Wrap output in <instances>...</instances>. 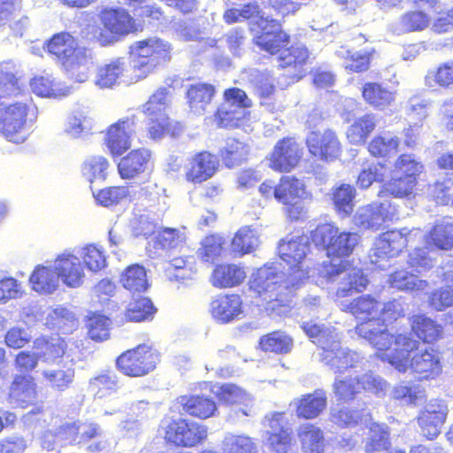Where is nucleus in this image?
Returning <instances> with one entry per match:
<instances>
[{
	"instance_id": "f257e3e1",
	"label": "nucleus",
	"mask_w": 453,
	"mask_h": 453,
	"mask_svg": "<svg viewBox=\"0 0 453 453\" xmlns=\"http://www.w3.org/2000/svg\"><path fill=\"white\" fill-rule=\"evenodd\" d=\"M394 349L378 353L399 372H410L418 380H434L442 372L440 353L427 348L419 349V342L404 334H397L393 340Z\"/></svg>"
},
{
	"instance_id": "f03ea898",
	"label": "nucleus",
	"mask_w": 453,
	"mask_h": 453,
	"mask_svg": "<svg viewBox=\"0 0 453 453\" xmlns=\"http://www.w3.org/2000/svg\"><path fill=\"white\" fill-rule=\"evenodd\" d=\"M380 303L369 295L359 296L351 302L339 301L342 311L350 312L357 319L364 320L356 326V333L375 348L378 353L388 350L395 337L380 322Z\"/></svg>"
},
{
	"instance_id": "7ed1b4c3",
	"label": "nucleus",
	"mask_w": 453,
	"mask_h": 453,
	"mask_svg": "<svg viewBox=\"0 0 453 453\" xmlns=\"http://www.w3.org/2000/svg\"><path fill=\"white\" fill-rule=\"evenodd\" d=\"M302 327L312 342L321 348V360L334 372L342 373L349 368H355L360 362L357 353L341 346L340 334L332 326L307 322Z\"/></svg>"
},
{
	"instance_id": "20e7f679",
	"label": "nucleus",
	"mask_w": 453,
	"mask_h": 453,
	"mask_svg": "<svg viewBox=\"0 0 453 453\" xmlns=\"http://www.w3.org/2000/svg\"><path fill=\"white\" fill-rule=\"evenodd\" d=\"M50 54L55 56L70 77L78 82L88 80L93 67L92 51L78 46L74 37L61 32L52 36L46 45Z\"/></svg>"
},
{
	"instance_id": "39448f33",
	"label": "nucleus",
	"mask_w": 453,
	"mask_h": 453,
	"mask_svg": "<svg viewBox=\"0 0 453 453\" xmlns=\"http://www.w3.org/2000/svg\"><path fill=\"white\" fill-rule=\"evenodd\" d=\"M291 274L285 279V273L279 272L274 264H266L252 273L250 288L258 295H268L266 309L278 315L285 313L288 308V294L294 288Z\"/></svg>"
},
{
	"instance_id": "423d86ee",
	"label": "nucleus",
	"mask_w": 453,
	"mask_h": 453,
	"mask_svg": "<svg viewBox=\"0 0 453 453\" xmlns=\"http://www.w3.org/2000/svg\"><path fill=\"white\" fill-rule=\"evenodd\" d=\"M262 32L254 38L255 44L272 55L278 54L279 65L282 68L294 65L295 68L305 63L309 57L308 50L302 44L284 49L289 36L281 29L280 24L273 19L260 27Z\"/></svg>"
},
{
	"instance_id": "0eeeda50",
	"label": "nucleus",
	"mask_w": 453,
	"mask_h": 453,
	"mask_svg": "<svg viewBox=\"0 0 453 453\" xmlns=\"http://www.w3.org/2000/svg\"><path fill=\"white\" fill-rule=\"evenodd\" d=\"M172 102L170 88H159L142 105V111L147 117L148 131L150 138L161 139L165 134L175 136L181 132L179 123L172 121L166 109Z\"/></svg>"
},
{
	"instance_id": "6e6552de",
	"label": "nucleus",
	"mask_w": 453,
	"mask_h": 453,
	"mask_svg": "<svg viewBox=\"0 0 453 453\" xmlns=\"http://www.w3.org/2000/svg\"><path fill=\"white\" fill-rule=\"evenodd\" d=\"M35 118V109L32 104L16 102L0 104V131L11 142L22 143L29 135L28 122Z\"/></svg>"
},
{
	"instance_id": "1a4fd4ad",
	"label": "nucleus",
	"mask_w": 453,
	"mask_h": 453,
	"mask_svg": "<svg viewBox=\"0 0 453 453\" xmlns=\"http://www.w3.org/2000/svg\"><path fill=\"white\" fill-rule=\"evenodd\" d=\"M310 251L309 237L287 236L282 239L278 246L280 257L289 266V274H291V285L300 287L303 280L313 277L314 272L308 267L303 268V263Z\"/></svg>"
},
{
	"instance_id": "9d476101",
	"label": "nucleus",
	"mask_w": 453,
	"mask_h": 453,
	"mask_svg": "<svg viewBox=\"0 0 453 453\" xmlns=\"http://www.w3.org/2000/svg\"><path fill=\"white\" fill-rule=\"evenodd\" d=\"M171 51V44L158 37L138 41L130 46L134 63L143 79L152 73L157 65L169 61Z\"/></svg>"
},
{
	"instance_id": "9b49d317",
	"label": "nucleus",
	"mask_w": 453,
	"mask_h": 453,
	"mask_svg": "<svg viewBox=\"0 0 453 453\" xmlns=\"http://www.w3.org/2000/svg\"><path fill=\"white\" fill-rule=\"evenodd\" d=\"M418 235H421V229L407 227L382 234L375 240L369 252L371 264L385 269L388 266V259L398 255L409 242H413Z\"/></svg>"
},
{
	"instance_id": "f8f14e48",
	"label": "nucleus",
	"mask_w": 453,
	"mask_h": 453,
	"mask_svg": "<svg viewBox=\"0 0 453 453\" xmlns=\"http://www.w3.org/2000/svg\"><path fill=\"white\" fill-rule=\"evenodd\" d=\"M311 240L315 245L326 250L328 257H346L353 253L360 236L332 224H323L311 232Z\"/></svg>"
},
{
	"instance_id": "ddd939ff",
	"label": "nucleus",
	"mask_w": 453,
	"mask_h": 453,
	"mask_svg": "<svg viewBox=\"0 0 453 453\" xmlns=\"http://www.w3.org/2000/svg\"><path fill=\"white\" fill-rule=\"evenodd\" d=\"M318 273L326 282L341 280L336 291L337 298L348 296L353 290L362 292L369 282L360 269L347 267L346 262L342 260H332L328 264L324 262L318 269Z\"/></svg>"
},
{
	"instance_id": "4468645a",
	"label": "nucleus",
	"mask_w": 453,
	"mask_h": 453,
	"mask_svg": "<svg viewBox=\"0 0 453 453\" xmlns=\"http://www.w3.org/2000/svg\"><path fill=\"white\" fill-rule=\"evenodd\" d=\"M143 80L134 60L115 58L99 65L95 76V84L101 88H112L121 83L132 84Z\"/></svg>"
},
{
	"instance_id": "2eb2a0df",
	"label": "nucleus",
	"mask_w": 453,
	"mask_h": 453,
	"mask_svg": "<svg viewBox=\"0 0 453 453\" xmlns=\"http://www.w3.org/2000/svg\"><path fill=\"white\" fill-rule=\"evenodd\" d=\"M161 429L165 440L177 447H196L205 441L208 436L206 425L183 418L165 421Z\"/></svg>"
},
{
	"instance_id": "dca6fc26",
	"label": "nucleus",
	"mask_w": 453,
	"mask_h": 453,
	"mask_svg": "<svg viewBox=\"0 0 453 453\" xmlns=\"http://www.w3.org/2000/svg\"><path fill=\"white\" fill-rule=\"evenodd\" d=\"M104 29L96 28L93 39L102 46L114 43L134 29V19L124 9L104 10L100 16Z\"/></svg>"
},
{
	"instance_id": "f3484780",
	"label": "nucleus",
	"mask_w": 453,
	"mask_h": 453,
	"mask_svg": "<svg viewBox=\"0 0 453 453\" xmlns=\"http://www.w3.org/2000/svg\"><path fill=\"white\" fill-rule=\"evenodd\" d=\"M157 362V351L147 344H140L121 354L117 359V366L125 375L139 377L152 372Z\"/></svg>"
},
{
	"instance_id": "a211bd4d",
	"label": "nucleus",
	"mask_w": 453,
	"mask_h": 453,
	"mask_svg": "<svg viewBox=\"0 0 453 453\" xmlns=\"http://www.w3.org/2000/svg\"><path fill=\"white\" fill-rule=\"evenodd\" d=\"M225 102L216 113L218 125L224 127H236L243 124L246 109L251 106V100L246 93L237 88L225 91Z\"/></svg>"
},
{
	"instance_id": "6ab92c4d",
	"label": "nucleus",
	"mask_w": 453,
	"mask_h": 453,
	"mask_svg": "<svg viewBox=\"0 0 453 453\" xmlns=\"http://www.w3.org/2000/svg\"><path fill=\"white\" fill-rule=\"evenodd\" d=\"M60 281L68 288H81L86 280V273L81 257L74 250H65L52 260Z\"/></svg>"
},
{
	"instance_id": "aec40b11",
	"label": "nucleus",
	"mask_w": 453,
	"mask_h": 453,
	"mask_svg": "<svg viewBox=\"0 0 453 453\" xmlns=\"http://www.w3.org/2000/svg\"><path fill=\"white\" fill-rule=\"evenodd\" d=\"M265 443L277 453H287L294 443L291 428L283 412L268 414L264 420Z\"/></svg>"
},
{
	"instance_id": "412c9836",
	"label": "nucleus",
	"mask_w": 453,
	"mask_h": 453,
	"mask_svg": "<svg viewBox=\"0 0 453 453\" xmlns=\"http://www.w3.org/2000/svg\"><path fill=\"white\" fill-rule=\"evenodd\" d=\"M397 219L396 207L390 201H385L359 208L354 216V223L359 228L379 230L385 222Z\"/></svg>"
},
{
	"instance_id": "4be33fe9",
	"label": "nucleus",
	"mask_w": 453,
	"mask_h": 453,
	"mask_svg": "<svg viewBox=\"0 0 453 453\" xmlns=\"http://www.w3.org/2000/svg\"><path fill=\"white\" fill-rule=\"evenodd\" d=\"M303 149L294 138H283L268 155L269 167L280 173H288L299 164Z\"/></svg>"
},
{
	"instance_id": "5701e85b",
	"label": "nucleus",
	"mask_w": 453,
	"mask_h": 453,
	"mask_svg": "<svg viewBox=\"0 0 453 453\" xmlns=\"http://www.w3.org/2000/svg\"><path fill=\"white\" fill-rule=\"evenodd\" d=\"M306 145L311 155L324 161H333L342 153L341 142L336 134L330 129L323 133H309Z\"/></svg>"
},
{
	"instance_id": "b1692460",
	"label": "nucleus",
	"mask_w": 453,
	"mask_h": 453,
	"mask_svg": "<svg viewBox=\"0 0 453 453\" xmlns=\"http://www.w3.org/2000/svg\"><path fill=\"white\" fill-rule=\"evenodd\" d=\"M448 415V406L442 400L434 399L420 411L418 421L424 436L433 440L441 433Z\"/></svg>"
},
{
	"instance_id": "393cba45",
	"label": "nucleus",
	"mask_w": 453,
	"mask_h": 453,
	"mask_svg": "<svg viewBox=\"0 0 453 453\" xmlns=\"http://www.w3.org/2000/svg\"><path fill=\"white\" fill-rule=\"evenodd\" d=\"M219 165L217 157L211 153H196L188 159L184 166L186 180L193 183H202L215 174Z\"/></svg>"
},
{
	"instance_id": "a878e982",
	"label": "nucleus",
	"mask_w": 453,
	"mask_h": 453,
	"mask_svg": "<svg viewBox=\"0 0 453 453\" xmlns=\"http://www.w3.org/2000/svg\"><path fill=\"white\" fill-rule=\"evenodd\" d=\"M135 133V121L133 118L119 120L111 125L107 132L106 145L113 156H120L131 147Z\"/></svg>"
},
{
	"instance_id": "bb28decb",
	"label": "nucleus",
	"mask_w": 453,
	"mask_h": 453,
	"mask_svg": "<svg viewBox=\"0 0 453 453\" xmlns=\"http://www.w3.org/2000/svg\"><path fill=\"white\" fill-rule=\"evenodd\" d=\"M210 313L218 322L226 324L243 316L242 297L235 294L219 295L210 303Z\"/></svg>"
},
{
	"instance_id": "cd10ccee",
	"label": "nucleus",
	"mask_w": 453,
	"mask_h": 453,
	"mask_svg": "<svg viewBox=\"0 0 453 453\" xmlns=\"http://www.w3.org/2000/svg\"><path fill=\"white\" fill-rule=\"evenodd\" d=\"M264 2L253 1L238 8H228L223 14V19L226 24L255 20L259 27L270 21V16L265 12L266 6L262 7Z\"/></svg>"
},
{
	"instance_id": "c85d7f7f",
	"label": "nucleus",
	"mask_w": 453,
	"mask_h": 453,
	"mask_svg": "<svg viewBox=\"0 0 453 453\" xmlns=\"http://www.w3.org/2000/svg\"><path fill=\"white\" fill-rule=\"evenodd\" d=\"M243 266L237 264H219L215 266L210 282L217 288H231L241 285L246 279Z\"/></svg>"
},
{
	"instance_id": "c756f323",
	"label": "nucleus",
	"mask_w": 453,
	"mask_h": 453,
	"mask_svg": "<svg viewBox=\"0 0 453 453\" xmlns=\"http://www.w3.org/2000/svg\"><path fill=\"white\" fill-rule=\"evenodd\" d=\"M326 406V396L324 391L316 390L311 394L303 395L290 403L298 418L312 419L317 418Z\"/></svg>"
},
{
	"instance_id": "7c9ffc66",
	"label": "nucleus",
	"mask_w": 453,
	"mask_h": 453,
	"mask_svg": "<svg viewBox=\"0 0 453 453\" xmlns=\"http://www.w3.org/2000/svg\"><path fill=\"white\" fill-rule=\"evenodd\" d=\"M29 281L35 292L43 295L54 293L61 282L57 271L54 270L52 261L47 265H36L30 275Z\"/></svg>"
},
{
	"instance_id": "2f4dec72",
	"label": "nucleus",
	"mask_w": 453,
	"mask_h": 453,
	"mask_svg": "<svg viewBox=\"0 0 453 453\" xmlns=\"http://www.w3.org/2000/svg\"><path fill=\"white\" fill-rule=\"evenodd\" d=\"M36 395V384L32 376H15L9 393V399L12 404L23 408L34 403Z\"/></svg>"
},
{
	"instance_id": "473e14b6",
	"label": "nucleus",
	"mask_w": 453,
	"mask_h": 453,
	"mask_svg": "<svg viewBox=\"0 0 453 453\" xmlns=\"http://www.w3.org/2000/svg\"><path fill=\"white\" fill-rule=\"evenodd\" d=\"M179 403L188 414L200 419L212 417L217 411L216 403L203 394L182 395Z\"/></svg>"
},
{
	"instance_id": "72a5a7b5",
	"label": "nucleus",
	"mask_w": 453,
	"mask_h": 453,
	"mask_svg": "<svg viewBox=\"0 0 453 453\" xmlns=\"http://www.w3.org/2000/svg\"><path fill=\"white\" fill-rule=\"evenodd\" d=\"M150 159V152L146 149L134 150L124 157L118 165L122 179H133L142 173Z\"/></svg>"
},
{
	"instance_id": "f704fd0d",
	"label": "nucleus",
	"mask_w": 453,
	"mask_h": 453,
	"mask_svg": "<svg viewBox=\"0 0 453 453\" xmlns=\"http://www.w3.org/2000/svg\"><path fill=\"white\" fill-rule=\"evenodd\" d=\"M311 195L306 191L303 182L292 176H284L274 188V197L281 203H289L296 200H305Z\"/></svg>"
},
{
	"instance_id": "c9c22d12",
	"label": "nucleus",
	"mask_w": 453,
	"mask_h": 453,
	"mask_svg": "<svg viewBox=\"0 0 453 453\" xmlns=\"http://www.w3.org/2000/svg\"><path fill=\"white\" fill-rule=\"evenodd\" d=\"M378 117L374 113H365L354 119L346 130V137L353 145L365 144L369 135L377 127Z\"/></svg>"
},
{
	"instance_id": "e433bc0d",
	"label": "nucleus",
	"mask_w": 453,
	"mask_h": 453,
	"mask_svg": "<svg viewBox=\"0 0 453 453\" xmlns=\"http://www.w3.org/2000/svg\"><path fill=\"white\" fill-rule=\"evenodd\" d=\"M211 390L219 397V399L226 404H241L243 408L241 411L243 415H250V403L252 402L251 396L245 390L234 384L214 385Z\"/></svg>"
},
{
	"instance_id": "4c0bfd02",
	"label": "nucleus",
	"mask_w": 453,
	"mask_h": 453,
	"mask_svg": "<svg viewBox=\"0 0 453 453\" xmlns=\"http://www.w3.org/2000/svg\"><path fill=\"white\" fill-rule=\"evenodd\" d=\"M424 238L428 246L449 250L453 247V222L448 219L438 221L428 234L418 235L416 239Z\"/></svg>"
},
{
	"instance_id": "58836bf2",
	"label": "nucleus",
	"mask_w": 453,
	"mask_h": 453,
	"mask_svg": "<svg viewBox=\"0 0 453 453\" xmlns=\"http://www.w3.org/2000/svg\"><path fill=\"white\" fill-rule=\"evenodd\" d=\"M32 91L42 97L58 98L70 94V88L56 81L51 74L45 73L34 77L30 81Z\"/></svg>"
},
{
	"instance_id": "ea45409f",
	"label": "nucleus",
	"mask_w": 453,
	"mask_h": 453,
	"mask_svg": "<svg viewBox=\"0 0 453 453\" xmlns=\"http://www.w3.org/2000/svg\"><path fill=\"white\" fill-rule=\"evenodd\" d=\"M297 436L304 453L324 452V433L319 427L311 423L303 424L297 429Z\"/></svg>"
},
{
	"instance_id": "a19ab883",
	"label": "nucleus",
	"mask_w": 453,
	"mask_h": 453,
	"mask_svg": "<svg viewBox=\"0 0 453 453\" xmlns=\"http://www.w3.org/2000/svg\"><path fill=\"white\" fill-rule=\"evenodd\" d=\"M362 95L365 101L378 110L390 106L395 99V93L380 83L368 82L363 87Z\"/></svg>"
},
{
	"instance_id": "79ce46f5",
	"label": "nucleus",
	"mask_w": 453,
	"mask_h": 453,
	"mask_svg": "<svg viewBox=\"0 0 453 453\" xmlns=\"http://www.w3.org/2000/svg\"><path fill=\"white\" fill-rule=\"evenodd\" d=\"M410 321L413 333L424 342H433L442 334L441 326L424 314L413 315Z\"/></svg>"
},
{
	"instance_id": "37998d69",
	"label": "nucleus",
	"mask_w": 453,
	"mask_h": 453,
	"mask_svg": "<svg viewBox=\"0 0 453 453\" xmlns=\"http://www.w3.org/2000/svg\"><path fill=\"white\" fill-rule=\"evenodd\" d=\"M93 196L98 204L111 207L131 201L134 195L131 187L115 186L93 192Z\"/></svg>"
},
{
	"instance_id": "c03bdc74",
	"label": "nucleus",
	"mask_w": 453,
	"mask_h": 453,
	"mask_svg": "<svg viewBox=\"0 0 453 453\" xmlns=\"http://www.w3.org/2000/svg\"><path fill=\"white\" fill-rule=\"evenodd\" d=\"M425 85L432 89H449L453 87V60L439 64L425 76Z\"/></svg>"
},
{
	"instance_id": "a18cd8bd",
	"label": "nucleus",
	"mask_w": 453,
	"mask_h": 453,
	"mask_svg": "<svg viewBox=\"0 0 453 453\" xmlns=\"http://www.w3.org/2000/svg\"><path fill=\"white\" fill-rule=\"evenodd\" d=\"M214 87L207 83H196L189 87L187 96L191 111L202 114L211 104L214 96Z\"/></svg>"
},
{
	"instance_id": "49530a36",
	"label": "nucleus",
	"mask_w": 453,
	"mask_h": 453,
	"mask_svg": "<svg viewBox=\"0 0 453 453\" xmlns=\"http://www.w3.org/2000/svg\"><path fill=\"white\" fill-rule=\"evenodd\" d=\"M260 244L256 230L249 226H242L234 235L231 247L239 257L252 253Z\"/></svg>"
},
{
	"instance_id": "de8ad7c7",
	"label": "nucleus",
	"mask_w": 453,
	"mask_h": 453,
	"mask_svg": "<svg viewBox=\"0 0 453 453\" xmlns=\"http://www.w3.org/2000/svg\"><path fill=\"white\" fill-rule=\"evenodd\" d=\"M122 286L133 294H140L147 290L149 283L146 270L140 265L128 266L121 274Z\"/></svg>"
},
{
	"instance_id": "09e8293b",
	"label": "nucleus",
	"mask_w": 453,
	"mask_h": 453,
	"mask_svg": "<svg viewBox=\"0 0 453 453\" xmlns=\"http://www.w3.org/2000/svg\"><path fill=\"white\" fill-rule=\"evenodd\" d=\"M74 250L81 257L84 268L89 272L97 273L107 266L105 252L102 247L88 244Z\"/></svg>"
},
{
	"instance_id": "8fccbe9b",
	"label": "nucleus",
	"mask_w": 453,
	"mask_h": 453,
	"mask_svg": "<svg viewBox=\"0 0 453 453\" xmlns=\"http://www.w3.org/2000/svg\"><path fill=\"white\" fill-rule=\"evenodd\" d=\"M34 349L37 351L40 360L53 363L65 353V343L60 337L50 340L38 338L34 342Z\"/></svg>"
},
{
	"instance_id": "3c124183",
	"label": "nucleus",
	"mask_w": 453,
	"mask_h": 453,
	"mask_svg": "<svg viewBox=\"0 0 453 453\" xmlns=\"http://www.w3.org/2000/svg\"><path fill=\"white\" fill-rule=\"evenodd\" d=\"M429 24L428 16L421 11L406 12L396 20L392 29L397 35L421 31L427 27Z\"/></svg>"
},
{
	"instance_id": "603ef678",
	"label": "nucleus",
	"mask_w": 453,
	"mask_h": 453,
	"mask_svg": "<svg viewBox=\"0 0 453 453\" xmlns=\"http://www.w3.org/2000/svg\"><path fill=\"white\" fill-rule=\"evenodd\" d=\"M226 239L218 234H211L203 238L197 255L204 262L213 263L222 257L226 251Z\"/></svg>"
},
{
	"instance_id": "864d4df0",
	"label": "nucleus",
	"mask_w": 453,
	"mask_h": 453,
	"mask_svg": "<svg viewBox=\"0 0 453 453\" xmlns=\"http://www.w3.org/2000/svg\"><path fill=\"white\" fill-rule=\"evenodd\" d=\"M400 139L390 132L374 136L368 144L369 152L374 157H388L397 152Z\"/></svg>"
},
{
	"instance_id": "5fc2aeb1",
	"label": "nucleus",
	"mask_w": 453,
	"mask_h": 453,
	"mask_svg": "<svg viewBox=\"0 0 453 453\" xmlns=\"http://www.w3.org/2000/svg\"><path fill=\"white\" fill-rule=\"evenodd\" d=\"M223 453H257V446L246 434L226 433L221 441Z\"/></svg>"
},
{
	"instance_id": "6e6d98bb",
	"label": "nucleus",
	"mask_w": 453,
	"mask_h": 453,
	"mask_svg": "<svg viewBox=\"0 0 453 453\" xmlns=\"http://www.w3.org/2000/svg\"><path fill=\"white\" fill-rule=\"evenodd\" d=\"M388 282L392 288L412 292H422L428 288V282L418 279L406 271L395 272L389 276Z\"/></svg>"
},
{
	"instance_id": "4d7b16f0",
	"label": "nucleus",
	"mask_w": 453,
	"mask_h": 453,
	"mask_svg": "<svg viewBox=\"0 0 453 453\" xmlns=\"http://www.w3.org/2000/svg\"><path fill=\"white\" fill-rule=\"evenodd\" d=\"M109 161L103 156L88 157L82 164L81 173L90 183L104 180L108 174Z\"/></svg>"
},
{
	"instance_id": "13d9d810",
	"label": "nucleus",
	"mask_w": 453,
	"mask_h": 453,
	"mask_svg": "<svg viewBox=\"0 0 453 453\" xmlns=\"http://www.w3.org/2000/svg\"><path fill=\"white\" fill-rule=\"evenodd\" d=\"M249 153L250 148L247 144L235 139H228L221 151V157L225 165L232 168L245 160Z\"/></svg>"
},
{
	"instance_id": "bf43d9fd",
	"label": "nucleus",
	"mask_w": 453,
	"mask_h": 453,
	"mask_svg": "<svg viewBox=\"0 0 453 453\" xmlns=\"http://www.w3.org/2000/svg\"><path fill=\"white\" fill-rule=\"evenodd\" d=\"M370 433L365 443L366 451H380L389 446V434L385 425L372 423L369 417L368 426Z\"/></svg>"
},
{
	"instance_id": "052dcab7",
	"label": "nucleus",
	"mask_w": 453,
	"mask_h": 453,
	"mask_svg": "<svg viewBox=\"0 0 453 453\" xmlns=\"http://www.w3.org/2000/svg\"><path fill=\"white\" fill-rule=\"evenodd\" d=\"M92 128V119L81 110L73 111L67 118L65 131L73 138L80 137Z\"/></svg>"
},
{
	"instance_id": "680f3d73",
	"label": "nucleus",
	"mask_w": 453,
	"mask_h": 453,
	"mask_svg": "<svg viewBox=\"0 0 453 453\" xmlns=\"http://www.w3.org/2000/svg\"><path fill=\"white\" fill-rule=\"evenodd\" d=\"M42 375L52 388L63 391L72 384L74 378V369L72 365L52 368L43 371Z\"/></svg>"
},
{
	"instance_id": "e2e57ef3",
	"label": "nucleus",
	"mask_w": 453,
	"mask_h": 453,
	"mask_svg": "<svg viewBox=\"0 0 453 453\" xmlns=\"http://www.w3.org/2000/svg\"><path fill=\"white\" fill-rule=\"evenodd\" d=\"M395 170L396 173L403 174L407 178V186L417 183V176L422 172L423 165L417 161L412 155L403 154L395 162Z\"/></svg>"
},
{
	"instance_id": "0e129e2a",
	"label": "nucleus",
	"mask_w": 453,
	"mask_h": 453,
	"mask_svg": "<svg viewBox=\"0 0 453 453\" xmlns=\"http://www.w3.org/2000/svg\"><path fill=\"white\" fill-rule=\"evenodd\" d=\"M369 413L342 408L332 413V421L340 426L352 427L358 425L368 426Z\"/></svg>"
},
{
	"instance_id": "69168bd1",
	"label": "nucleus",
	"mask_w": 453,
	"mask_h": 453,
	"mask_svg": "<svg viewBox=\"0 0 453 453\" xmlns=\"http://www.w3.org/2000/svg\"><path fill=\"white\" fill-rule=\"evenodd\" d=\"M292 345V339L280 331L268 334L260 340L261 349L265 351L288 353L290 351Z\"/></svg>"
},
{
	"instance_id": "338daca9",
	"label": "nucleus",
	"mask_w": 453,
	"mask_h": 453,
	"mask_svg": "<svg viewBox=\"0 0 453 453\" xmlns=\"http://www.w3.org/2000/svg\"><path fill=\"white\" fill-rule=\"evenodd\" d=\"M361 392L360 380L357 377L337 376L334 383V393L341 401H349Z\"/></svg>"
},
{
	"instance_id": "774afa93",
	"label": "nucleus",
	"mask_w": 453,
	"mask_h": 453,
	"mask_svg": "<svg viewBox=\"0 0 453 453\" xmlns=\"http://www.w3.org/2000/svg\"><path fill=\"white\" fill-rule=\"evenodd\" d=\"M391 396L405 404L416 405L424 399L425 390L418 385L409 386L403 382L394 387Z\"/></svg>"
}]
</instances>
